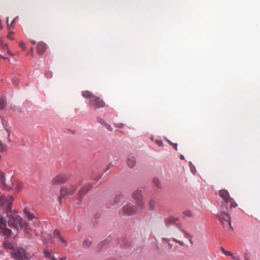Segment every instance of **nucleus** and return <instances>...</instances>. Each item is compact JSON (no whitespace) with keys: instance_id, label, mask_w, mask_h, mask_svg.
I'll use <instances>...</instances> for the list:
<instances>
[{"instance_id":"f257e3e1","label":"nucleus","mask_w":260,"mask_h":260,"mask_svg":"<svg viewBox=\"0 0 260 260\" xmlns=\"http://www.w3.org/2000/svg\"><path fill=\"white\" fill-rule=\"evenodd\" d=\"M13 200L11 195L4 196L0 193V235L6 238L10 236L14 238L21 229L27 234L30 232L27 223L17 212L12 211Z\"/></svg>"},{"instance_id":"f03ea898","label":"nucleus","mask_w":260,"mask_h":260,"mask_svg":"<svg viewBox=\"0 0 260 260\" xmlns=\"http://www.w3.org/2000/svg\"><path fill=\"white\" fill-rule=\"evenodd\" d=\"M219 195L222 199L221 206L222 208L225 207L226 211L228 210L227 207V204L228 203L230 204V207L231 208H236L237 206V204L233 198L230 197L228 190L225 189H221L219 190Z\"/></svg>"},{"instance_id":"7ed1b4c3","label":"nucleus","mask_w":260,"mask_h":260,"mask_svg":"<svg viewBox=\"0 0 260 260\" xmlns=\"http://www.w3.org/2000/svg\"><path fill=\"white\" fill-rule=\"evenodd\" d=\"M11 257L15 260H29L30 257L22 248H16L11 252Z\"/></svg>"},{"instance_id":"20e7f679","label":"nucleus","mask_w":260,"mask_h":260,"mask_svg":"<svg viewBox=\"0 0 260 260\" xmlns=\"http://www.w3.org/2000/svg\"><path fill=\"white\" fill-rule=\"evenodd\" d=\"M77 190V184H72L68 186L61 187L60 189V196L58 198L59 203H61V198L68 197L73 194Z\"/></svg>"},{"instance_id":"39448f33","label":"nucleus","mask_w":260,"mask_h":260,"mask_svg":"<svg viewBox=\"0 0 260 260\" xmlns=\"http://www.w3.org/2000/svg\"><path fill=\"white\" fill-rule=\"evenodd\" d=\"M224 211V209L221 210L219 213L217 215V217L220 222L223 226H229L230 228L233 230V228L231 225V220L229 213Z\"/></svg>"},{"instance_id":"423d86ee","label":"nucleus","mask_w":260,"mask_h":260,"mask_svg":"<svg viewBox=\"0 0 260 260\" xmlns=\"http://www.w3.org/2000/svg\"><path fill=\"white\" fill-rule=\"evenodd\" d=\"M132 196L133 198L136 201L138 208L140 209H142L144 207L145 202L143 200L141 190L137 189L133 192Z\"/></svg>"},{"instance_id":"0eeeda50","label":"nucleus","mask_w":260,"mask_h":260,"mask_svg":"<svg viewBox=\"0 0 260 260\" xmlns=\"http://www.w3.org/2000/svg\"><path fill=\"white\" fill-rule=\"evenodd\" d=\"M70 178V174L67 172H63L56 175L53 179L52 182L54 184H63L66 182Z\"/></svg>"},{"instance_id":"6e6552de","label":"nucleus","mask_w":260,"mask_h":260,"mask_svg":"<svg viewBox=\"0 0 260 260\" xmlns=\"http://www.w3.org/2000/svg\"><path fill=\"white\" fill-rule=\"evenodd\" d=\"M89 105L91 107L100 108L104 107L105 104V102L103 100H101L99 97L94 96L90 100Z\"/></svg>"},{"instance_id":"1a4fd4ad","label":"nucleus","mask_w":260,"mask_h":260,"mask_svg":"<svg viewBox=\"0 0 260 260\" xmlns=\"http://www.w3.org/2000/svg\"><path fill=\"white\" fill-rule=\"evenodd\" d=\"M137 208L135 205L127 204L122 208L123 213L127 215H132L136 213Z\"/></svg>"},{"instance_id":"9d476101","label":"nucleus","mask_w":260,"mask_h":260,"mask_svg":"<svg viewBox=\"0 0 260 260\" xmlns=\"http://www.w3.org/2000/svg\"><path fill=\"white\" fill-rule=\"evenodd\" d=\"M92 187V185L90 184H86L82 186L79 191L77 192V196L78 199L81 200L84 194L89 191Z\"/></svg>"},{"instance_id":"9b49d317","label":"nucleus","mask_w":260,"mask_h":260,"mask_svg":"<svg viewBox=\"0 0 260 260\" xmlns=\"http://www.w3.org/2000/svg\"><path fill=\"white\" fill-rule=\"evenodd\" d=\"M136 159L135 156L132 154L128 155L127 158V165L128 167L133 168L135 166Z\"/></svg>"},{"instance_id":"f8f14e48","label":"nucleus","mask_w":260,"mask_h":260,"mask_svg":"<svg viewBox=\"0 0 260 260\" xmlns=\"http://www.w3.org/2000/svg\"><path fill=\"white\" fill-rule=\"evenodd\" d=\"M5 174L0 170V187L5 189L9 187L8 184H6Z\"/></svg>"},{"instance_id":"ddd939ff","label":"nucleus","mask_w":260,"mask_h":260,"mask_svg":"<svg viewBox=\"0 0 260 260\" xmlns=\"http://www.w3.org/2000/svg\"><path fill=\"white\" fill-rule=\"evenodd\" d=\"M47 48V45L42 42L38 43L37 47L38 53L40 55L42 54Z\"/></svg>"},{"instance_id":"4468645a","label":"nucleus","mask_w":260,"mask_h":260,"mask_svg":"<svg viewBox=\"0 0 260 260\" xmlns=\"http://www.w3.org/2000/svg\"><path fill=\"white\" fill-rule=\"evenodd\" d=\"M53 235H54V238H56V239L58 240L59 241H60L62 243V244H63L64 245H67L66 241L61 236L60 233L58 230H54Z\"/></svg>"},{"instance_id":"2eb2a0df","label":"nucleus","mask_w":260,"mask_h":260,"mask_svg":"<svg viewBox=\"0 0 260 260\" xmlns=\"http://www.w3.org/2000/svg\"><path fill=\"white\" fill-rule=\"evenodd\" d=\"M23 212L28 220H31L35 218L34 213L31 212L30 209L27 207L24 208Z\"/></svg>"},{"instance_id":"dca6fc26","label":"nucleus","mask_w":260,"mask_h":260,"mask_svg":"<svg viewBox=\"0 0 260 260\" xmlns=\"http://www.w3.org/2000/svg\"><path fill=\"white\" fill-rule=\"evenodd\" d=\"M178 218L174 217H170L166 219L167 224H175L179 229L181 228L180 225L177 223Z\"/></svg>"},{"instance_id":"f3484780","label":"nucleus","mask_w":260,"mask_h":260,"mask_svg":"<svg viewBox=\"0 0 260 260\" xmlns=\"http://www.w3.org/2000/svg\"><path fill=\"white\" fill-rule=\"evenodd\" d=\"M23 184L18 180H14L12 181V186L14 189L20 190L22 187Z\"/></svg>"},{"instance_id":"a211bd4d","label":"nucleus","mask_w":260,"mask_h":260,"mask_svg":"<svg viewBox=\"0 0 260 260\" xmlns=\"http://www.w3.org/2000/svg\"><path fill=\"white\" fill-rule=\"evenodd\" d=\"M45 255L46 257L50 258V260H57V258L55 257L52 252L49 250H45L44 252ZM66 257H62L59 259V260H66Z\"/></svg>"},{"instance_id":"6ab92c4d","label":"nucleus","mask_w":260,"mask_h":260,"mask_svg":"<svg viewBox=\"0 0 260 260\" xmlns=\"http://www.w3.org/2000/svg\"><path fill=\"white\" fill-rule=\"evenodd\" d=\"M102 175L101 173L93 171L92 172L91 178L92 180L98 181L102 177Z\"/></svg>"},{"instance_id":"aec40b11","label":"nucleus","mask_w":260,"mask_h":260,"mask_svg":"<svg viewBox=\"0 0 260 260\" xmlns=\"http://www.w3.org/2000/svg\"><path fill=\"white\" fill-rule=\"evenodd\" d=\"M7 105V101L6 98L3 96H0V109L3 110Z\"/></svg>"},{"instance_id":"412c9836","label":"nucleus","mask_w":260,"mask_h":260,"mask_svg":"<svg viewBox=\"0 0 260 260\" xmlns=\"http://www.w3.org/2000/svg\"><path fill=\"white\" fill-rule=\"evenodd\" d=\"M111 240H112V237L110 236H108L100 243L99 246H100L102 248L104 245L110 243Z\"/></svg>"},{"instance_id":"4be33fe9","label":"nucleus","mask_w":260,"mask_h":260,"mask_svg":"<svg viewBox=\"0 0 260 260\" xmlns=\"http://www.w3.org/2000/svg\"><path fill=\"white\" fill-rule=\"evenodd\" d=\"M152 181H153V183L154 184V185L157 188H159V189L162 188L161 183L160 180L157 178H154L153 179Z\"/></svg>"},{"instance_id":"5701e85b","label":"nucleus","mask_w":260,"mask_h":260,"mask_svg":"<svg viewBox=\"0 0 260 260\" xmlns=\"http://www.w3.org/2000/svg\"><path fill=\"white\" fill-rule=\"evenodd\" d=\"M156 202L153 199L150 200L149 202V207L151 211H153L155 208Z\"/></svg>"},{"instance_id":"b1692460","label":"nucleus","mask_w":260,"mask_h":260,"mask_svg":"<svg viewBox=\"0 0 260 260\" xmlns=\"http://www.w3.org/2000/svg\"><path fill=\"white\" fill-rule=\"evenodd\" d=\"M3 246L5 247V248H9V249H11L13 250L14 249H15L13 246V245L7 241H5L4 242H3Z\"/></svg>"},{"instance_id":"393cba45","label":"nucleus","mask_w":260,"mask_h":260,"mask_svg":"<svg viewBox=\"0 0 260 260\" xmlns=\"http://www.w3.org/2000/svg\"><path fill=\"white\" fill-rule=\"evenodd\" d=\"M92 242L89 239H85L83 243V246L85 248H89L91 245Z\"/></svg>"},{"instance_id":"a878e982","label":"nucleus","mask_w":260,"mask_h":260,"mask_svg":"<svg viewBox=\"0 0 260 260\" xmlns=\"http://www.w3.org/2000/svg\"><path fill=\"white\" fill-rule=\"evenodd\" d=\"M82 95L83 97H84L85 98H91L92 99L93 98V96H94V95H93L92 94V93L90 91H83L82 92Z\"/></svg>"},{"instance_id":"bb28decb","label":"nucleus","mask_w":260,"mask_h":260,"mask_svg":"<svg viewBox=\"0 0 260 260\" xmlns=\"http://www.w3.org/2000/svg\"><path fill=\"white\" fill-rule=\"evenodd\" d=\"M228 252L229 254H225V255L230 256L234 260H241L240 259V257L238 255H237V254H233L229 251H228Z\"/></svg>"},{"instance_id":"cd10ccee","label":"nucleus","mask_w":260,"mask_h":260,"mask_svg":"<svg viewBox=\"0 0 260 260\" xmlns=\"http://www.w3.org/2000/svg\"><path fill=\"white\" fill-rule=\"evenodd\" d=\"M189 167L191 173L194 174L196 172V167L190 161L189 162Z\"/></svg>"},{"instance_id":"c85d7f7f","label":"nucleus","mask_w":260,"mask_h":260,"mask_svg":"<svg viewBox=\"0 0 260 260\" xmlns=\"http://www.w3.org/2000/svg\"><path fill=\"white\" fill-rule=\"evenodd\" d=\"M180 230L184 234L185 238H187L188 240H190V239H192V237L189 234H188L184 230H182L181 228H180Z\"/></svg>"},{"instance_id":"c756f323","label":"nucleus","mask_w":260,"mask_h":260,"mask_svg":"<svg viewBox=\"0 0 260 260\" xmlns=\"http://www.w3.org/2000/svg\"><path fill=\"white\" fill-rule=\"evenodd\" d=\"M2 48L4 50H7L8 53L10 55H11V56H13V54L12 53L10 50H9L8 48V46H7V44H3L2 45Z\"/></svg>"},{"instance_id":"7c9ffc66","label":"nucleus","mask_w":260,"mask_h":260,"mask_svg":"<svg viewBox=\"0 0 260 260\" xmlns=\"http://www.w3.org/2000/svg\"><path fill=\"white\" fill-rule=\"evenodd\" d=\"M185 217H190L192 216V213L190 210H186L183 212Z\"/></svg>"},{"instance_id":"2f4dec72","label":"nucleus","mask_w":260,"mask_h":260,"mask_svg":"<svg viewBox=\"0 0 260 260\" xmlns=\"http://www.w3.org/2000/svg\"><path fill=\"white\" fill-rule=\"evenodd\" d=\"M173 241H174L175 243L179 244L181 246L184 245V242L182 241L178 240L175 238H172L171 239Z\"/></svg>"},{"instance_id":"473e14b6","label":"nucleus","mask_w":260,"mask_h":260,"mask_svg":"<svg viewBox=\"0 0 260 260\" xmlns=\"http://www.w3.org/2000/svg\"><path fill=\"white\" fill-rule=\"evenodd\" d=\"M2 123L3 124V126H4V128H5V129L8 133V137H9L10 136V132L9 131V130L7 128V124L6 123V121L5 120H2Z\"/></svg>"},{"instance_id":"72a5a7b5","label":"nucleus","mask_w":260,"mask_h":260,"mask_svg":"<svg viewBox=\"0 0 260 260\" xmlns=\"http://www.w3.org/2000/svg\"><path fill=\"white\" fill-rule=\"evenodd\" d=\"M11 108L12 109V110H13L14 111H20V108L15 105H11Z\"/></svg>"},{"instance_id":"f704fd0d","label":"nucleus","mask_w":260,"mask_h":260,"mask_svg":"<svg viewBox=\"0 0 260 260\" xmlns=\"http://www.w3.org/2000/svg\"><path fill=\"white\" fill-rule=\"evenodd\" d=\"M0 148L2 152L5 151L6 149V145L0 140Z\"/></svg>"},{"instance_id":"c9c22d12","label":"nucleus","mask_w":260,"mask_h":260,"mask_svg":"<svg viewBox=\"0 0 260 260\" xmlns=\"http://www.w3.org/2000/svg\"><path fill=\"white\" fill-rule=\"evenodd\" d=\"M52 73L51 72H50V71H47L45 72V76L47 78H51L52 76Z\"/></svg>"},{"instance_id":"e433bc0d","label":"nucleus","mask_w":260,"mask_h":260,"mask_svg":"<svg viewBox=\"0 0 260 260\" xmlns=\"http://www.w3.org/2000/svg\"><path fill=\"white\" fill-rule=\"evenodd\" d=\"M120 198L119 196H117L115 197V199H114V204L115 205H117L118 204V203L120 202Z\"/></svg>"},{"instance_id":"4c0bfd02","label":"nucleus","mask_w":260,"mask_h":260,"mask_svg":"<svg viewBox=\"0 0 260 260\" xmlns=\"http://www.w3.org/2000/svg\"><path fill=\"white\" fill-rule=\"evenodd\" d=\"M97 120H98V121L101 123V124H105V123H106L105 121V120L102 119V118H99V117H98L97 118Z\"/></svg>"},{"instance_id":"58836bf2","label":"nucleus","mask_w":260,"mask_h":260,"mask_svg":"<svg viewBox=\"0 0 260 260\" xmlns=\"http://www.w3.org/2000/svg\"><path fill=\"white\" fill-rule=\"evenodd\" d=\"M155 143L159 146L162 147L164 145L163 142L161 140H156Z\"/></svg>"},{"instance_id":"ea45409f","label":"nucleus","mask_w":260,"mask_h":260,"mask_svg":"<svg viewBox=\"0 0 260 260\" xmlns=\"http://www.w3.org/2000/svg\"><path fill=\"white\" fill-rule=\"evenodd\" d=\"M244 260H250L249 253L247 252L244 254Z\"/></svg>"},{"instance_id":"a19ab883","label":"nucleus","mask_w":260,"mask_h":260,"mask_svg":"<svg viewBox=\"0 0 260 260\" xmlns=\"http://www.w3.org/2000/svg\"><path fill=\"white\" fill-rule=\"evenodd\" d=\"M220 250L224 255L229 254L228 251L226 250L223 247H220Z\"/></svg>"},{"instance_id":"79ce46f5","label":"nucleus","mask_w":260,"mask_h":260,"mask_svg":"<svg viewBox=\"0 0 260 260\" xmlns=\"http://www.w3.org/2000/svg\"><path fill=\"white\" fill-rule=\"evenodd\" d=\"M105 127L109 130L110 131L112 132V128L111 127V126L110 125H109V124H107V123H105Z\"/></svg>"},{"instance_id":"37998d69","label":"nucleus","mask_w":260,"mask_h":260,"mask_svg":"<svg viewBox=\"0 0 260 260\" xmlns=\"http://www.w3.org/2000/svg\"><path fill=\"white\" fill-rule=\"evenodd\" d=\"M115 126L117 128H122L124 126V124H123L122 123H118L115 124Z\"/></svg>"},{"instance_id":"c03bdc74","label":"nucleus","mask_w":260,"mask_h":260,"mask_svg":"<svg viewBox=\"0 0 260 260\" xmlns=\"http://www.w3.org/2000/svg\"><path fill=\"white\" fill-rule=\"evenodd\" d=\"M19 46L23 49V50H24L25 47V44L23 42H20L19 43Z\"/></svg>"},{"instance_id":"a18cd8bd","label":"nucleus","mask_w":260,"mask_h":260,"mask_svg":"<svg viewBox=\"0 0 260 260\" xmlns=\"http://www.w3.org/2000/svg\"><path fill=\"white\" fill-rule=\"evenodd\" d=\"M13 82L14 84L15 85H19V80H18V79L15 78V79H13Z\"/></svg>"},{"instance_id":"49530a36","label":"nucleus","mask_w":260,"mask_h":260,"mask_svg":"<svg viewBox=\"0 0 260 260\" xmlns=\"http://www.w3.org/2000/svg\"><path fill=\"white\" fill-rule=\"evenodd\" d=\"M162 241L163 242H166V243H168L170 241V239H168V238H162Z\"/></svg>"},{"instance_id":"de8ad7c7","label":"nucleus","mask_w":260,"mask_h":260,"mask_svg":"<svg viewBox=\"0 0 260 260\" xmlns=\"http://www.w3.org/2000/svg\"><path fill=\"white\" fill-rule=\"evenodd\" d=\"M173 147L174 148V149L177 150V143H173L172 145Z\"/></svg>"},{"instance_id":"09e8293b","label":"nucleus","mask_w":260,"mask_h":260,"mask_svg":"<svg viewBox=\"0 0 260 260\" xmlns=\"http://www.w3.org/2000/svg\"><path fill=\"white\" fill-rule=\"evenodd\" d=\"M12 35L13 34L12 33H10L8 35V38L11 40L13 39V38H12Z\"/></svg>"},{"instance_id":"8fccbe9b","label":"nucleus","mask_w":260,"mask_h":260,"mask_svg":"<svg viewBox=\"0 0 260 260\" xmlns=\"http://www.w3.org/2000/svg\"><path fill=\"white\" fill-rule=\"evenodd\" d=\"M165 139L166 140V141L170 144V145H172L173 144V143H172L171 141H170L169 139H168L167 138H165Z\"/></svg>"},{"instance_id":"3c124183","label":"nucleus","mask_w":260,"mask_h":260,"mask_svg":"<svg viewBox=\"0 0 260 260\" xmlns=\"http://www.w3.org/2000/svg\"><path fill=\"white\" fill-rule=\"evenodd\" d=\"M168 244V246L170 249H171L173 247V244L170 243L169 242L167 243Z\"/></svg>"},{"instance_id":"603ef678","label":"nucleus","mask_w":260,"mask_h":260,"mask_svg":"<svg viewBox=\"0 0 260 260\" xmlns=\"http://www.w3.org/2000/svg\"><path fill=\"white\" fill-rule=\"evenodd\" d=\"M18 18V17H15V18L12 20V21L11 22V25H13V24L15 23V20H16V18Z\"/></svg>"},{"instance_id":"864d4df0","label":"nucleus","mask_w":260,"mask_h":260,"mask_svg":"<svg viewBox=\"0 0 260 260\" xmlns=\"http://www.w3.org/2000/svg\"><path fill=\"white\" fill-rule=\"evenodd\" d=\"M184 158H184V156L183 155H181L180 156V159L181 160H184Z\"/></svg>"},{"instance_id":"5fc2aeb1","label":"nucleus","mask_w":260,"mask_h":260,"mask_svg":"<svg viewBox=\"0 0 260 260\" xmlns=\"http://www.w3.org/2000/svg\"><path fill=\"white\" fill-rule=\"evenodd\" d=\"M110 164H109V165L107 167V168H106V170H105V172H106L109 170V168H110Z\"/></svg>"},{"instance_id":"6e6d98bb","label":"nucleus","mask_w":260,"mask_h":260,"mask_svg":"<svg viewBox=\"0 0 260 260\" xmlns=\"http://www.w3.org/2000/svg\"><path fill=\"white\" fill-rule=\"evenodd\" d=\"M2 27H3V26H2V21H1V20L0 19V28H2Z\"/></svg>"},{"instance_id":"4d7b16f0","label":"nucleus","mask_w":260,"mask_h":260,"mask_svg":"<svg viewBox=\"0 0 260 260\" xmlns=\"http://www.w3.org/2000/svg\"><path fill=\"white\" fill-rule=\"evenodd\" d=\"M31 42L33 45H35L36 43V41H31Z\"/></svg>"},{"instance_id":"13d9d810","label":"nucleus","mask_w":260,"mask_h":260,"mask_svg":"<svg viewBox=\"0 0 260 260\" xmlns=\"http://www.w3.org/2000/svg\"><path fill=\"white\" fill-rule=\"evenodd\" d=\"M82 181H80L78 183V185H79V186L81 185V184H82Z\"/></svg>"},{"instance_id":"bf43d9fd","label":"nucleus","mask_w":260,"mask_h":260,"mask_svg":"<svg viewBox=\"0 0 260 260\" xmlns=\"http://www.w3.org/2000/svg\"><path fill=\"white\" fill-rule=\"evenodd\" d=\"M0 58H3L4 59H7V58L4 57L2 55H0Z\"/></svg>"},{"instance_id":"052dcab7","label":"nucleus","mask_w":260,"mask_h":260,"mask_svg":"<svg viewBox=\"0 0 260 260\" xmlns=\"http://www.w3.org/2000/svg\"><path fill=\"white\" fill-rule=\"evenodd\" d=\"M191 244H192V241L191 240V239H190V240H188Z\"/></svg>"},{"instance_id":"680f3d73","label":"nucleus","mask_w":260,"mask_h":260,"mask_svg":"<svg viewBox=\"0 0 260 260\" xmlns=\"http://www.w3.org/2000/svg\"><path fill=\"white\" fill-rule=\"evenodd\" d=\"M30 51H33V48H31Z\"/></svg>"},{"instance_id":"e2e57ef3","label":"nucleus","mask_w":260,"mask_h":260,"mask_svg":"<svg viewBox=\"0 0 260 260\" xmlns=\"http://www.w3.org/2000/svg\"><path fill=\"white\" fill-rule=\"evenodd\" d=\"M8 19H9V18H7V22H8Z\"/></svg>"},{"instance_id":"0e129e2a","label":"nucleus","mask_w":260,"mask_h":260,"mask_svg":"<svg viewBox=\"0 0 260 260\" xmlns=\"http://www.w3.org/2000/svg\"><path fill=\"white\" fill-rule=\"evenodd\" d=\"M1 159V156L0 155V159Z\"/></svg>"}]
</instances>
